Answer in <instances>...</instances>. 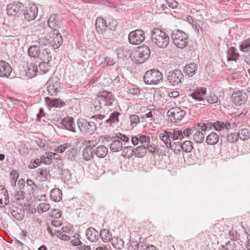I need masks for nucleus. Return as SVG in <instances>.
<instances>
[{"label": "nucleus", "instance_id": "f03ea898", "mask_svg": "<svg viewBox=\"0 0 250 250\" xmlns=\"http://www.w3.org/2000/svg\"><path fill=\"white\" fill-rule=\"evenodd\" d=\"M115 98L112 92L105 90L99 93V96L95 102L94 107L99 110L105 106H112Z\"/></svg>", "mask_w": 250, "mask_h": 250}, {"label": "nucleus", "instance_id": "72a5a7b5", "mask_svg": "<svg viewBox=\"0 0 250 250\" xmlns=\"http://www.w3.org/2000/svg\"><path fill=\"white\" fill-rule=\"evenodd\" d=\"M120 113L118 112L114 111L112 113L109 118L106 120L105 124L107 126H111L112 124H118L119 122V116Z\"/></svg>", "mask_w": 250, "mask_h": 250}, {"label": "nucleus", "instance_id": "c03bdc74", "mask_svg": "<svg viewBox=\"0 0 250 250\" xmlns=\"http://www.w3.org/2000/svg\"><path fill=\"white\" fill-rule=\"evenodd\" d=\"M218 101V97L214 93H210L208 95L205 96V105L207 103L213 104L216 103Z\"/></svg>", "mask_w": 250, "mask_h": 250}, {"label": "nucleus", "instance_id": "423d86ee", "mask_svg": "<svg viewBox=\"0 0 250 250\" xmlns=\"http://www.w3.org/2000/svg\"><path fill=\"white\" fill-rule=\"evenodd\" d=\"M184 76L180 70L170 71L168 72L167 81L170 85L172 86H181L182 85Z\"/></svg>", "mask_w": 250, "mask_h": 250}, {"label": "nucleus", "instance_id": "1a4fd4ad", "mask_svg": "<svg viewBox=\"0 0 250 250\" xmlns=\"http://www.w3.org/2000/svg\"><path fill=\"white\" fill-rule=\"evenodd\" d=\"M145 39L144 32L141 29L133 31L128 35L129 42L132 44H139L145 40Z\"/></svg>", "mask_w": 250, "mask_h": 250}, {"label": "nucleus", "instance_id": "c756f323", "mask_svg": "<svg viewBox=\"0 0 250 250\" xmlns=\"http://www.w3.org/2000/svg\"><path fill=\"white\" fill-rule=\"evenodd\" d=\"M41 50L42 48L40 45L35 44L30 46L27 52L29 56L35 58H38Z\"/></svg>", "mask_w": 250, "mask_h": 250}, {"label": "nucleus", "instance_id": "5701e85b", "mask_svg": "<svg viewBox=\"0 0 250 250\" xmlns=\"http://www.w3.org/2000/svg\"><path fill=\"white\" fill-rule=\"evenodd\" d=\"M47 91L51 96L56 95L60 83L56 80L50 79L47 82Z\"/></svg>", "mask_w": 250, "mask_h": 250}, {"label": "nucleus", "instance_id": "603ef678", "mask_svg": "<svg viewBox=\"0 0 250 250\" xmlns=\"http://www.w3.org/2000/svg\"><path fill=\"white\" fill-rule=\"evenodd\" d=\"M30 148L25 144H21L20 146L19 152L23 156H26L29 154Z\"/></svg>", "mask_w": 250, "mask_h": 250}, {"label": "nucleus", "instance_id": "774afa93", "mask_svg": "<svg viewBox=\"0 0 250 250\" xmlns=\"http://www.w3.org/2000/svg\"><path fill=\"white\" fill-rule=\"evenodd\" d=\"M70 72L72 74V76L75 77L79 74L80 72V69L79 68V66H72L69 68Z\"/></svg>", "mask_w": 250, "mask_h": 250}, {"label": "nucleus", "instance_id": "473e14b6", "mask_svg": "<svg viewBox=\"0 0 250 250\" xmlns=\"http://www.w3.org/2000/svg\"><path fill=\"white\" fill-rule=\"evenodd\" d=\"M62 191L57 188L52 189L50 191V198L55 202H59L62 200Z\"/></svg>", "mask_w": 250, "mask_h": 250}, {"label": "nucleus", "instance_id": "a18cd8bd", "mask_svg": "<svg viewBox=\"0 0 250 250\" xmlns=\"http://www.w3.org/2000/svg\"><path fill=\"white\" fill-rule=\"evenodd\" d=\"M135 153L133 147L131 146H125L124 148H123L122 155L125 157L130 158Z\"/></svg>", "mask_w": 250, "mask_h": 250}, {"label": "nucleus", "instance_id": "5fc2aeb1", "mask_svg": "<svg viewBox=\"0 0 250 250\" xmlns=\"http://www.w3.org/2000/svg\"><path fill=\"white\" fill-rule=\"evenodd\" d=\"M100 60L102 63L107 65H112L115 63V61L112 58L107 57H101Z\"/></svg>", "mask_w": 250, "mask_h": 250}, {"label": "nucleus", "instance_id": "bb28decb", "mask_svg": "<svg viewBox=\"0 0 250 250\" xmlns=\"http://www.w3.org/2000/svg\"><path fill=\"white\" fill-rule=\"evenodd\" d=\"M45 102L49 107H60L63 106L65 104L60 99H51L49 97L45 98Z\"/></svg>", "mask_w": 250, "mask_h": 250}, {"label": "nucleus", "instance_id": "09e8293b", "mask_svg": "<svg viewBox=\"0 0 250 250\" xmlns=\"http://www.w3.org/2000/svg\"><path fill=\"white\" fill-rule=\"evenodd\" d=\"M240 49L242 52H247L250 50V38L244 40L239 45Z\"/></svg>", "mask_w": 250, "mask_h": 250}, {"label": "nucleus", "instance_id": "6ab92c4d", "mask_svg": "<svg viewBox=\"0 0 250 250\" xmlns=\"http://www.w3.org/2000/svg\"><path fill=\"white\" fill-rule=\"evenodd\" d=\"M229 122L227 120L216 121L213 123V128L218 132H229Z\"/></svg>", "mask_w": 250, "mask_h": 250}, {"label": "nucleus", "instance_id": "f3484780", "mask_svg": "<svg viewBox=\"0 0 250 250\" xmlns=\"http://www.w3.org/2000/svg\"><path fill=\"white\" fill-rule=\"evenodd\" d=\"M23 11L25 19L27 21H30L34 20L37 17L38 9L37 6L33 5L29 7H26Z\"/></svg>", "mask_w": 250, "mask_h": 250}, {"label": "nucleus", "instance_id": "f257e3e1", "mask_svg": "<svg viewBox=\"0 0 250 250\" xmlns=\"http://www.w3.org/2000/svg\"><path fill=\"white\" fill-rule=\"evenodd\" d=\"M150 35L151 42L153 45L160 48H165L168 46L169 37L164 31L155 28L151 31Z\"/></svg>", "mask_w": 250, "mask_h": 250}, {"label": "nucleus", "instance_id": "b1692460", "mask_svg": "<svg viewBox=\"0 0 250 250\" xmlns=\"http://www.w3.org/2000/svg\"><path fill=\"white\" fill-rule=\"evenodd\" d=\"M97 31L100 34H103L107 29L108 24L107 21L101 17H98L95 23Z\"/></svg>", "mask_w": 250, "mask_h": 250}, {"label": "nucleus", "instance_id": "bf43d9fd", "mask_svg": "<svg viewBox=\"0 0 250 250\" xmlns=\"http://www.w3.org/2000/svg\"><path fill=\"white\" fill-rule=\"evenodd\" d=\"M108 28L112 30H114L118 24V22L116 19L109 18L107 21Z\"/></svg>", "mask_w": 250, "mask_h": 250}, {"label": "nucleus", "instance_id": "052dcab7", "mask_svg": "<svg viewBox=\"0 0 250 250\" xmlns=\"http://www.w3.org/2000/svg\"><path fill=\"white\" fill-rule=\"evenodd\" d=\"M130 123L132 127L136 126L140 122V118L138 115L133 114L130 116Z\"/></svg>", "mask_w": 250, "mask_h": 250}, {"label": "nucleus", "instance_id": "c9c22d12", "mask_svg": "<svg viewBox=\"0 0 250 250\" xmlns=\"http://www.w3.org/2000/svg\"><path fill=\"white\" fill-rule=\"evenodd\" d=\"M197 69V65L195 63H191L187 65L184 69L185 72L189 77L193 76Z\"/></svg>", "mask_w": 250, "mask_h": 250}, {"label": "nucleus", "instance_id": "ddd939ff", "mask_svg": "<svg viewBox=\"0 0 250 250\" xmlns=\"http://www.w3.org/2000/svg\"><path fill=\"white\" fill-rule=\"evenodd\" d=\"M49 45L54 49L58 48L63 42L62 37L60 32H53L48 37Z\"/></svg>", "mask_w": 250, "mask_h": 250}, {"label": "nucleus", "instance_id": "2eb2a0df", "mask_svg": "<svg viewBox=\"0 0 250 250\" xmlns=\"http://www.w3.org/2000/svg\"><path fill=\"white\" fill-rule=\"evenodd\" d=\"M205 71L210 76H213L221 71V65L216 62H209L205 67Z\"/></svg>", "mask_w": 250, "mask_h": 250}, {"label": "nucleus", "instance_id": "4c0bfd02", "mask_svg": "<svg viewBox=\"0 0 250 250\" xmlns=\"http://www.w3.org/2000/svg\"><path fill=\"white\" fill-rule=\"evenodd\" d=\"M100 236L104 242H109L113 238L111 232L109 229H105L101 230Z\"/></svg>", "mask_w": 250, "mask_h": 250}, {"label": "nucleus", "instance_id": "13d9d810", "mask_svg": "<svg viewBox=\"0 0 250 250\" xmlns=\"http://www.w3.org/2000/svg\"><path fill=\"white\" fill-rule=\"evenodd\" d=\"M71 145L69 143H65L58 146L55 149V151L58 153H62L67 148L70 147Z\"/></svg>", "mask_w": 250, "mask_h": 250}, {"label": "nucleus", "instance_id": "f8f14e48", "mask_svg": "<svg viewBox=\"0 0 250 250\" xmlns=\"http://www.w3.org/2000/svg\"><path fill=\"white\" fill-rule=\"evenodd\" d=\"M194 131L191 128H187L183 129V130L174 129L173 140L179 139L182 141L183 139H188L191 135H193Z\"/></svg>", "mask_w": 250, "mask_h": 250}, {"label": "nucleus", "instance_id": "37998d69", "mask_svg": "<svg viewBox=\"0 0 250 250\" xmlns=\"http://www.w3.org/2000/svg\"><path fill=\"white\" fill-rule=\"evenodd\" d=\"M112 244L114 248L121 250L124 247V242L118 237H114L112 239Z\"/></svg>", "mask_w": 250, "mask_h": 250}, {"label": "nucleus", "instance_id": "a211bd4d", "mask_svg": "<svg viewBox=\"0 0 250 250\" xmlns=\"http://www.w3.org/2000/svg\"><path fill=\"white\" fill-rule=\"evenodd\" d=\"M36 179L40 182H45L50 178L49 170L46 168H39L36 171Z\"/></svg>", "mask_w": 250, "mask_h": 250}, {"label": "nucleus", "instance_id": "0e129e2a", "mask_svg": "<svg viewBox=\"0 0 250 250\" xmlns=\"http://www.w3.org/2000/svg\"><path fill=\"white\" fill-rule=\"evenodd\" d=\"M157 149V147L153 143L150 142L147 146V151H148L150 153L154 155L158 153Z\"/></svg>", "mask_w": 250, "mask_h": 250}, {"label": "nucleus", "instance_id": "e2e57ef3", "mask_svg": "<svg viewBox=\"0 0 250 250\" xmlns=\"http://www.w3.org/2000/svg\"><path fill=\"white\" fill-rule=\"evenodd\" d=\"M139 140L141 145H145L146 143H149L150 141V138L149 136H146L144 135H139Z\"/></svg>", "mask_w": 250, "mask_h": 250}, {"label": "nucleus", "instance_id": "680f3d73", "mask_svg": "<svg viewBox=\"0 0 250 250\" xmlns=\"http://www.w3.org/2000/svg\"><path fill=\"white\" fill-rule=\"evenodd\" d=\"M50 205L46 203H42L39 204L37 207L39 212L40 211L45 212L49 209Z\"/></svg>", "mask_w": 250, "mask_h": 250}, {"label": "nucleus", "instance_id": "4468645a", "mask_svg": "<svg viewBox=\"0 0 250 250\" xmlns=\"http://www.w3.org/2000/svg\"><path fill=\"white\" fill-rule=\"evenodd\" d=\"M206 95V88L200 87L194 90L190 96L196 101L199 102L200 104L205 105V99Z\"/></svg>", "mask_w": 250, "mask_h": 250}, {"label": "nucleus", "instance_id": "a878e982", "mask_svg": "<svg viewBox=\"0 0 250 250\" xmlns=\"http://www.w3.org/2000/svg\"><path fill=\"white\" fill-rule=\"evenodd\" d=\"M111 140L112 141V143L110 145V149L111 151L116 152L123 150V143L119 141V139L113 136L111 137Z\"/></svg>", "mask_w": 250, "mask_h": 250}, {"label": "nucleus", "instance_id": "6e6552de", "mask_svg": "<svg viewBox=\"0 0 250 250\" xmlns=\"http://www.w3.org/2000/svg\"><path fill=\"white\" fill-rule=\"evenodd\" d=\"M48 25L49 28L53 29L52 32H61L63 30L62 18L59 14H52L48 20Z\"/></svg>", "mask_w": 250, "mask_h": 250}, {"label": "nucleus", "instance_id": "3c124183", "mask_svg": "<svg viewBox=\"0 0 250 250\" xmlns=\"http://www.w3.org/2000/svg\"><path fill=\"white\" fill-rule=\"evenodd\" d=\"M11 184L13 186H15L16 182L19 178V173L15 170H12L10 172Z\"/></svg>", "mask_w": 250, "mask_h": 250}, {"label": "nucleus", "instance_id": "4be33fe9", "mask_svg": "<svg viewBox=\"0 0 250 250\" xmlns=\"http://www.w3.org/2000/svg\"><path fill=\"white\" fill-rule=\"evenodd\" d=\"M64 127L70 131L76 132V125L74 123V119L72 117H66L64 118L61 123Z\"/></svg>", "mask_w": 250, "mask_h": 250}, {"label": "nucleus", "instance_id": "cd10ccee", "mask_svg": "<svg viewBox=\"0 0 250 250\" xmlns=\"http://www.w3.org/2000/svg\"><path fill=\"white\" fill-rule=\"evenodd\" d=\"M98 231L93 228H88L86 232V238L91 242H96L98 240Z\"/></svg>", "mask_w": 250, "mask_h": 250}, {"label": "nucleus", "instance_id": "0eeeda50", "mask_svg": "<svg viewBox=\"0 0 250 250\" xmlns=\"http://www.w3.org/2000/svg\"><path fill=\"white\" fill-rule=\"evenodd\" d=\"M150 54V51L148 46H140L135 54L134 61L137 63H143L149 58Z\"/></svg>", "mask_w": 250, "mask_h": 250}, {"label": "nucleus", "instance_id": "39448f33", "mask_svg": "<svg viewBox=\"0 0 250 250\" xmlns=\"http://www.w3.org/2000/svg\"><path fill=\"white\" fill-rule=\"evenodd\" d=\"M171 36L173 44L178 48L183 49L187 45L188 36L185 32L180 30H174Z\"/></svg>", "mask_w": 250, "mask_h": 250}, {"label": "nucleus", "instance_id": "6e6d98bb", "mask_svg": "<svg viewBox=\"0 0 250 250\" xmlns=\"http://www.w3.org/2000/svg\"><path fill=\"white\" fill-rule=\"evenodd\" d=\"M62 178L68 181L72 178V174L69 170L68 169H62Z\"/></svg>", "mask_w": 250, "mask_h": 250}, {"label": "nucleus", "instance_id": "393cba45", "mask_svg": "<svg viewBox=\"0 0 250 250\" xmlns=\"http://www.w3.org/2000/svg\"><path fill=\"white\" fill-rule=\"evenodd\" d=\"M9 203V197L7 189L2 185H0V205L4 207Z\"/></svg>", "mask_w": 250, "mask_h": 250}, {"label": "nucleus", "instance_id": "c85d7f7f", "mask_svg": "<svg viewBox=\"0 0 250 250\" xmlns=\"http://www.w3.org/2000/svg\"><path fill=\"white\" fill-rule=\"evenodd\" d=\"M11 214L16 219L20 221L24 218V210L17 207H14L11 209Z\"/></svg>", "mask_w": 250, "mask_h": 250}, {"label": "nucleus", "instance_id": "dca6fc26", "mask_svg": "<svg viewBox=\"0 0 250 250\" xmlns=\"http://www.w3.org/2000/svg\"><path fill=\"white\" fill-rule=\"evenodd\" d=\"M232 98L235 105H241L246 103L248 95L246 92L241 91L233 93Z\"/></svg>", "mask_w": 250, "mask_h": 250}, {"label": "nucleus", "instance_id": "f704fd0d", "mask_svg": "<svg viewBox=\"0 0 250 250\" xmlns=\"http://www.w3.org/2000/svg\"><path fill=\"white\" fill-rule=\"evenodd\" d=\"M227 57L229 61H236L239 58L240 55L234 47H230L228 50Z\"/></svg>", "mask_w": 250, "mask_h": 250}, {"label": "nucleus", "instance_id": "2f4dec72", "mask_svg": "<svg viewBox=\"0 0 250 250\" xmlns=\"http://www.w3.org/2000/svg\"><path fill=\"white\" fill-rule=\"evenodd\" d=\"M179 148L178 149V151H180V149L185 152H190L193 149L192 144L190 141H185L183 143L178 142Z\"/></svg>", "mask_w": 250, "mask_h": 250}, {"label": "nucleus", "instance_id": "9d476101", "mask_svg": "<svg viewBox=\"0 0 250 250\" xmlns=\"http://www.w3.org/2000/svg\"><path fill=\"white\" fill-rule=\"evenodd\" d=\"M24 9L23 5L20 2H13L7 5V14L14 17H19Z\"/></svg>", "mask_w": 250, "mask_h": 250}, {"label": "nucleus", "instance_id": "338daca9", "mask_svg": "<svg viewBox=\"0 0 250 250\" xmlns=\"http://www.w3.org/2000/svg\"><path fill=\"white\" fill-rule=\"evenodd\" d=\"M114 137L119 139V141H120V142H122L123 144V143H126L129 142V138L126 135L122 133H119Z\"/></svg>", "mask_w": 250, "mask_h": 250}, {"label": "nucleus", "instance_id": "49530a36", "mask_svg": "<svg viewBox=\"0 0 250 250\" xmlns=\"http://www.w3.org/2000/svg\"><path fill=\"white\" fill-rule=\"evenodd\" d=\"M147 153V150L146 149L144 146H139L135 148V155L137 157H143Z\"/></svg>", "mask_w": 250, "mask_h": 250}, {"label": "nucleus", "instance_id": "79ce46f5", "mask_svg": "<svg viewBox=\"0 0 250 250\" xmlns=\"http://www.w3.org/2000/svg\"><path fill=\"white\" fill-rule=\"evenodd\" d=\"M94 150L93 147H85L83 151V156L85 160H90L93 158Z\"/></svg>", "mask_w": 250, "mask_h": 250}, {"label": "nucleus", "instance_id": "864d4df0", "mask_svg": "<svg viewBox=\"0 0 250 250\" xmlns=\"http://www.w3.org/2000/svg\"><path fill=\"white\" fill-rule=\"evenodd\" d=\"M227 138L229 142L231 143H234L238 141L239 137L238 135V132H235L228 134Z\"/></svg>", "mask_w": 250, "mask_h": 250}, {"label": "nucleus", "instance_id": "20e7f679", "mask_svg": "<svg viewBox=\"0 0 250 250\" xmlns=\"http://www.w3.org/2000/svg\"><path fill=\"white\" fill-rule=\"evenodd\" d=\"M144 81L147 84H157L163 81L162 73L158 69H151L144 74Z\"/></svg>", "mask_w": 250, "mask_h": 250}, {"label": "nucleus", "instance_id": "8fccbe9b", "mask_svg": "<svg viewBox=\"0 0 250 250\" xmlns=\"http://www.w3.org/2000/svg\"><path fill=\"white\" fill-rule=\"evenodd\" d=\"M28 72L32 77L38 74V65L34 63L31 64L28 67Z\"/></svg>", "mask_w": 250, "mask_h": 250}, {"label": "nucleus", "instance_id": "a19ab883", "mask_svg": "<svg viewBox=\"0 0 250 250\" xmlns=\"http://www.w3.org/2000/svg\"><path fill=\"white\" fill-rule=\"evenodd\" d=\"M50 69L49 62H40L38 65V74L42 75L48 72Z\"/></svg>", "mask_w": 250, "mask_h": 250}, {"label": "nucleus", "instance_id": "58836bf2", "mask_svg": "<svg viewBox=\"0 0 250 250\" xmlns=\"http://www.w3.org/2000/svg\"><path fill=\"white\" fill-rule=\"evenodd\" d=\"M108 152L107 148L104 145H100L94 150L95 154L99 158L105 157Z\"/></svg>", "mask_w": 250, "mask_h": 250}, {"label": "nucleus", "instance_id": "e433bc0d", "mask_svg": "<svg viewBox=\"0 0 250 250\" xmlns=\"http://www.w3.org/2000/svg\"><path fill=\"white\" fill-rule=\"evenodd\" d=\"M219 139V135L215 132H211L207 137L206 142L208 145H214L218 142Z\"/></svg>", "mask_w": 250, "mask_h": 250}, {"label": "nucleus", "instance_id": "9b49d317", "mask_svg": "<svg viewBox=\"0 0 250 250\" xmlns=\"http://www.w3.org/2000/svg\"><path fill=\"white\" fill-rule=\"evenodd\" d=\"M167 115L172 122H178L185 116L186 112L179 107H174L168 111Z\"/></svg>", "mask_w": 250, "mask_h": 250}, {"label": "nucleus", "instance_id": "aec40b11", "mask_svg": "<svg viewBox=\"0 0 250 250\" xmlns=\"http://www.w3.org/2000/svg\"><path fill=\"white\" fill-rule=\"evenodd\" d=\"M12 71L10 64L4 61H0V77H8Z\"/></svg>", "mask_w": 250, "mask_h": 250}, {"label": "nucleus", "instance_id": "7c9ffc66", "mask_svg": "<svg viewBox=\"0 0 250 250\" xmlns=\"http://www.w3.org/2000/svg\"><path fill=\"white\" fill-rule=\"evenodd\" d=\"M38 58L43 62H49L52 59V55L50 51L47 48H42Z\"/></svg>", "mask_w": 250, "mask_h": 250}, {"label": "nucleus", "instance_id": "7ed1b4c3", "mask_svg": "<svg viewBox=\"0 0 250 250\" xmlns=\"http://www.w3.org/2000/svg\"><path fill=\"white\" fill-rule=\"evenodd\" d=\"M77 124L80 131L85 136L93 134L97 129L96 123L93 121H88L84 119L80 118Z\"/></svg>", "mask_w": 250, "mask_h": 250}, {"label": "nucleus", "instance_id": "ea45409f", "mask_svg": "<svg viewBox=\"0 0 250 250\" xmlns=\"http://www.w3.org/2000/svg\"><path fill=\"white\" fill-rule=\"evenodd\" d=\"M238 135L241 140H248L250 138V130L248 128H242L238 132Z\"/></svg>", "mask_w": 250, "mask_h": 250}, {"label": "nucleus", "instance_id": "de8ad7c7", "mask_svg": "<svg viewBox=\"0 0 250 250\" xmlns=\"http://www.w3.org/2000/svg\"><path fill=\"white\" fill-rule=\"evenodd\" d=\"M204 133L201 131H195L193 134V139L197 143H202L204 139Z\"/></svg>", "mask_w": 250, "mask_h": 250}, {"label": "nucleus", "instance_id": "4d7b16f0", "mask_svg": "<svg viewBox=\"0 0 250 250\" xmlns=\"http://www.w3.org/2000/svg\"><path fill=\"white\" fill-rule=\"evenodd\" d=\"M37 144L39 146L41 149L43 150H46L48 147V144L45 140H42L41 139H38L36 140Z\"/></svg>", "mask_w": 250, "mask_h": 250}, {"label": "nucleus", "instance_id": "412c9836", "mask_svg": "<svg viewBox=\"0 0 250 250\" xmlns=\"http://www.w3.org/2000/svg\"><path fill=\"white\" fill-rule=\"evenodd\" d=\"M173 134L174 130L173 132L165 131L164 133H161L159 135L160 139L163 141L167 148H172L171 144V139H173Z\"/></svg>", "mask_w": 250, "mask_h": 250}, {"label": "nucleus", "instance_id": "69168bd1", "mask_svg": "<svg viewBox=\"0 0 250 250\" xmlns=\"http://www.w3.org/2000/svg\"><path fill=\"white\" fill-rule=\"evenodd\" d=\"M229 130L230 129H232L235 131H236L239 128V125L240 123L239 121H232V120H230V121H229Z\"/></svg>", "mask_w": 250, "mask_h": 250}]
</instances>
